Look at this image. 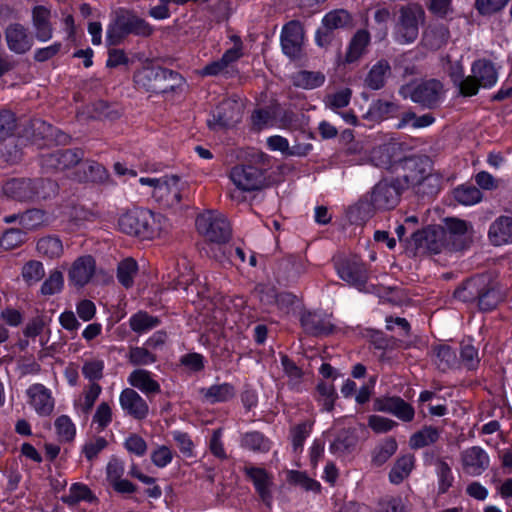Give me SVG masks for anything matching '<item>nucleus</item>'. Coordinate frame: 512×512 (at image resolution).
<instances>
[{
    "label": "nucleus",
    "mask_w": 512,
    "mask_h": 512,
    "mask_svg": "<svg viewBox=\"0 0 512 512\" xmlns=\"http://www.w3.org/2000/svg\"><path fill=\"white\" fill-rule=\"evenodd\" d=\"M139 182L149 188L148 193L162 206L174 207L181 200L184 183L177 176L141 177Z\"/></svg>",
    "instance_id": "obj_1"
},
{
    "label": "nucleus",
    "mask_w": 512,
    "mask_h": 512,
    "mask_svg": "<svg viewBox=\"0 0 512 512\" xmlns=\"http://www.w3.org/2000/svg\"><path fill=\"white\" fill-rule=\"evenodd\" d=\"M486 277L478 276L464 283L455 291V297L463 302L478 300L479 307L483 310L494 308L500 300L499 293L494 289L485 290Z\"/></svg>",
    "instance_id": "obj_2"
},
{
    "label": "nucleus",
    "mask_w": 512,
    "mask_h": 512,
    "mask_svg": "<svg viewBox=\"0 0 512 512\" xmlns=\"http://www.w3.org/2000/svg\"><path fill=\"white\" fill-rule=\"evenodd\" d=\"M198 232L208 241L216 244L227 242L231 227L225 216L216 211H206L196 219Z\"/></svg>",
    "instance_id": "obj_3"
},
{
    "label": "nucleus",
    "mask_w": 512,
    "mask_h": 512,
    "mask_svg": "<svg viewBox=\"0 0 512 512\" xmlns=\"http://www.w3.org/2000/svg\"><path fill=\"white\" fill-rule=\"evenodd\" d=\"M101 269L98 268L96 259L89 254L75 258L67 268L69 286L81 289L93 284Z\"/></svg>",
    "instance_id": "obj_4"
},
{
    "label": "nucleus",
    "mask_w": 512,
    "mask_h": 512,
    "mask_svg": "<svg viewBox=\"0 0 512 512\" xmlns=\"http://www.w3.org/2000/svg\"><path fill=\"white\" fill-rule=\"evenodd\" d=\"M396 38L400 43L413 42L419 33V25L424 22L425 13L418 4H408L400 10Z\"/></svg>",
    "instance_id": "obj_5"
},
{
    "label": "nucleus",
    "mask_w": 512,
    "mask_h": 512,
    "mask_svg": "<svg viewBox=\"0 0 512 512\" xmlns=\"http://www.w3.org/2000/svg\"><path fill=\"white\" fill-rule=\"evenodd\" d=\"M152 32L153 29L148 22L136 15L127 13L118 18L115 26L108 28L106 41L109 45H115L125 34L133 33L139 36H149Z\"/></svg>",
    "instance_id": "obj_6"
},
{
    "label": "nucleus",
    "mask_w": 512,
    "mask_h": 512,
    "mask_svg": "<svg viewBox=\"0 0 512 512\" xmlns=\"http://www.w3.org/2000/svg\"><path fill=\"white\" fill-rule=\"evenodd\" d=\"M400 182L398 180H381L371 190L369 203L374 210L393 209L400 200Z\"/></svg>",
    "instance_id": "obj_7"
},
{
    "label": "nucleus",
    "mask_w": 512,
    "mask_h": 512,
    "mask_svg": "<svg viewBox=\"0 0 512 512\" xmlns=\"http://www.w3.org/2000/svg\"><path fill=\"white\" fill-rule=\"evenodd\" d=\"M412 245L417 253H440L447 245V233L440 226L427 227L413 233Z\"/></svg>",
    "instance_id": "obj_8"
},
{
    "label": "nucleus",
    "mask_w": 512,
    "mask_h": 512,
    "mask_svg": "<svg viewBox=\"0 0 512 512\" xmlns=\"http://www.w3.org/2000/svg\"><path fill=\"white\" fill-rule=\"evenodd\" d=\"M230 179L237 189L244 192L259 190L266 183L263 171L251 165L234 167L230 172Z\"/></svg>",
    "instance_id": "obj_9"
},
{
    "label": "nucleus",
    "mask_w": 512,
    "mask_h": 512,
    "mask_svg": "<svg viewBox=\"0 0 512 512\" xmlns=\"http://www.w3.org/2000/svg\"><path fill=\"white\" fill-rule=\"evenodd\" d=\"M399 147L396 143H387L381 146L375 147L370 154V160L373 165L385 169H391L402 167L403 169L412 168L415 166L414 159L402 160L397 152Z\"/></svg>",
    "instance_id": "obj_10"
},
{
    "label": "nucleus",
    "mask_w": 512,
    "mask_h": 512,
    "mask_svg": "<svg viewBox=\"0 0 512 512\" xmlns=\"http://www.w3.org/2000/svg\"><path fill=\"white\" fill-rule=\"evenodd\" d=\"M304 42L302 25L297 21L287 23L281 32V47L285 55L291 59L299 58Z\"/></svg>",
    "instance_id": "obj_11"
},
{
    "label": "nucleus",
    "mask_w": 512,
    "mask_h": 512,
    "mask_svg": "<svg viewBox=\"0 0 512 512\" xmlns=\"http://www.w3.org/2000/svg\"><path fill=\"white\" fill-rule=\"evenodd\" d=\"M461 467L469 476H480L489 467L490 458L479 446L465 449L460 455Z\"/></svg>",
    "instance_id": "obj_12"
},
{
    "label": "nucleus",
    "mask_w": 512,
    "mask_h": 512,
    "mask_svg": "<svg viewBox=\"0 0 512 512\" xmlns=\"http://www.w3.org/2000/svg\"><path fill=\"white\" fill-rule=\"evenodd\" d=\"M27 402L39 416H49L55 407L50 389L43 384H33L26 390Z\"/></svg>",
    "instance_id": "obj_13"
},
{
    "label": "nucleus",
    "mask_w": 512,
    "mask_h": 512,
    "mask_svg": "<svg viewBox=\"0 0 512 512\" xmlns=\"http://www.w3.org/2000/svg\"><path fill=\"white\" fill-rule=\"evenodd\" d=\"M336 270L338 276L349 285L363 290L367 281V271L362 263L358 260H340L336 262Z\"/></svg>",
    "instance_id": "obj_14"
},
{
    "label": "nucleus",
    "mask_w": 512,
    "mask_h": 512,
    "mask_svg": "<svg viewBox=\"0 0 512 512\" xmlns=\"http://www.w3.org/2000/svg\"><path fill=\"white\" fill-rule=\"evenodd\" d=\"M373 409L379 412L390 413L404 422L413 420L414 408L400 397H380L375 399Z\"/></svg>",
    "instance_id": "obj_15"
},
{
    "label": "nucleus",
    "mask_w": 512,
    "mask_h": 512,
    "mask_svg": "<svg viewBox=\"0 0 512 512\" xmlns=\"http://www.w3.org/2000/svg\"><path fill=\"white\" fill-rule=\"evenodd\" d=\"M244 112V102L241 99L224 100L216 109L213 116L214 125L231 127L237 124Z\"/></svg>",
    "instance_id": "obj_16"
},
{
    "label": "nucleus",
    "mask_w": 512,
    "mask_h": 512,
    "mask_svg": "<svg viewBox=\"0 0 512 512\" xmlns=\"http://www.w3.org/2000/svg\"><path fill=\"white\" fill-rule=\"evenodd\" d=\"M445 231L447 233V240H453L454 249H463L473 239L474 231L470 223L457 219L449 218L445 221Z\"/></svg>",
    "instance_id": "obj_17"
},
{
    "label": "nucleus",
    "mask_w": 512,
    "mask_h": 512,
    "mask_svg": "<svg viewBox=\"0 0 512 512\" xmlns=\"http://www.w3.org/2000/svg\"><path fill=\"white\" fill-rule=\"evenodd\" d=\"M119 403L123 411L137 419H143L148 415L149 408L146 401L133 389L122 390Z\"/></svg>",
    "instance_id": "obj_18"
},
{
    "label": "nucleus",
    "mask_w": 512,
    "mask_h": 512,
    "mask_svg": "<svg viewBox=\"0 0 512 512\" xmlns=\"http://www.w3.org/2000/svg\"><path fill=\"white\" fill-rule=\"evenodd\" d=\"M4 194L12 199L25 201L32 199L35 195L45 198L48 195L36 190L31 180L12 179L3 186Z\"/></svg>",
    "instance_id": "obj_19"
},
{
    "label": "nucleus",
    "mask_w": 512,
    "mask_h": 512,
    "mask_svg": "<svg viewBox=\"0 0 512 512\" xmlns=\"http://www.w3.org/2000/svg\"><path fill=\"white\" fill-rule=\"evenodd\" d=\"M148 216L144 213V209H133L120 215L118 219V227L125 234L142 238L144 223Z\"/></svg>",
    "instance_id": "obj_20"
},
{
    "label": "nucleus",
    "mask_w": 512,
    "mask_h": 512,
    "mask_svg": "<svg viewBox=\"0 0 512 512\" xmlns=\"http://www.w3.org/2000/svg\"><path fill=\"white\" fill-rule=\"evenodd\" d=\"M442 93V84L437 80L420 83L411 94L414 102L431 107L436 104Z\"/></svg>",
    "instance_id": "obj_21"
},
{
    "label": "nucleus",
    "mask_w": 512,
    "mask_h": 512,
    "mask_svg": "<svg viewBox=\"0 0 512 512\" xmlns=\"http://www.w3.org/2000/svg\"><path fill=\"white\" fill-rule=\"evenodd\" d=\"M144 213H146L148 216L147 221L144 223L142 239L158 238L169 232L171 229V223L164 215L160 213H154L147 209H144ZM144 217H146V215Z\"/></svg>",
    "instance_id": "obj_22"
},
{
    "label": "nucleus",
    "mask_w": 512,
    "mask_h": 512,
    "mask_svg": "<svg viewBox=\"0 0 512 512\" xmlns=\"http://www.w3.org/2000/svg\"><path fill=\"white\" fill-rule=\"evenodd\" d=\"M488 237L495 246L512 243V217L496 219L489 228Z\"/></svg>",
    "instance_id": "obj_23"
},
{
    "label": "nucleus",
    "mask_w": 512,
    "mask_h": 512,
    "mask_svg": "<svg viewBox=\"0 0 512 512\" xmlns=\"http://www.w3.org/2000/svg\"><path fill=\"white\" fill-rule=\"evenodd\" d=\"M303 328L310 334H327L333 330L330 317L320 312H308L301 318Z\"/></svg>",
    "instance_id": "obj_24"
},
{
    "label": "nucleus",
    "mask_w": 512,
    "mask_h": 512,
    "mask_svg": "<svg viewBox=\"0 0 512 512\" xmlns=\"http://www.w3.org/2000/svg\"><path fill=\"white\" fill-rule=\"evenodd\" d=\"M18 220L19 224L26 231L39 229L48 223V217L45 212L39 209L28 210L21 215H11L4 218L6 223H12Z\"/></svg>",
    "instance_id": "obj_25"
},
{
    "label": "nucleus",
    "mask_w": 512,
    "mask_h": 512,
    "mask_svg": "<svg viewBox=\"0 0 512 512\" xmlns=\"http://www.w3.org/2000/svg\"><path fill=\"white\" fill-rule=\"evenodd\" d=\"M472 78L478 87L490 88L497 82L498 75L492 63L478 60L472 65Z\"/></svg>",
    "instance_id": "obj_26"
},
{
    "label": "nucleus",
    "mask_w": 512,
    "mask_h": 512,
    "mask_svg": "<svg viewBox=\"0 0 512 512\" xmlns=\"http://www.w3.org/2000/svg\"><path fill=\"white\" fill-rule=\"evenodd\" d=\"M8 47L16 53H24L31 47V39L20 24L10 25L6 30Z\"/></svg>",
    "instance_id": "obj_27"
},
{
    "label": "nucleus",
    "mask_w": 512,
    "mask_h": 512,
    "mask_svg": "<svg viewBox=\"0 0 512 512\" xmlns=\"http://www.w3.org/2000/svg\"><path fill=\"white\" fill-rule=\"evenodd\" d=\"M200 394L205 402L215 404L232 399L235 396V388L229 383L215 384L202 388Z\"/></svg>",
    "instance_id": "obj_28"
},
{
    "label": "nucleus",
    "mask_w": 512,
    "mask_h": 512,
    "mask_svg": "<svg viewBox=\"0 0 512 512\" xmlns=\"http://www.w3.org/2000/svg\"><path fill=\"white\" fill-rule=\"evenodd\" d=\"M128 383L143 393H156L160 390V386L152 378L151 372L144 369H136L130 373L127 378Z\"/></svg>",
    "instance_id": "obj_29"
},
{
    "label": "nucleus",
    "mask_w": 512,
    "mask_h": 512,
    "mask_svg": "<svg viewBox=\"0 0 512 512\" xmlns=\"http://www.w3.org/2000/svg\"><path fill=\"white\" fill-rule=\"evenodd\" d=\"M80 159L81 154L79 152L72 150H64L58 151L45 157L44 161L47 167L62 170L77 165Z\"/></svg>",
    "instance_id": "obj_30"
},
{
    "label": "nucleus",
    "mask_w": 512,
    "mask_h": 512,
    "mask_svg": "<svg viewBox=\"0 0 512 512\" xmlns=\"http://www.w3.org/2000/svg\"><path fill=\"white\" fill-rule=\"evenodd\" d=\"M246 473L253 481L262 500L266 502L269 501L271 498L270 486L272 484V480L268 473L264 469L258 467H248L246 468Z\"/></svg>",
    "instance_id": "obj_31"
},
{
    "label": "nucleus",
    "mask_w": 512,
    "mask_h": 512,
    "mask_svg": "<svg viewBox=\"0 0 512 512\" xmlns=\"http://www.w3.org/2000/svg\"><path fill=\"white\" fill-rule=\"evenodd\" d=\"M292 82L296 87L312 90L322 86L325 75L319 71H299L292 76Z\"/></svg>",
    "instance_id": "obj_32"
},
{
    "label": "nucleus",
    "mask_w": 512,
    "mask_h": 512,
    "mask_svg": "<svg viewBox=\"0 0 512 512\" xmlns=\"http://www.w3.org/2000/svg\"><path fill=\"white\" fill-rule=\"evenodd\" d=\"M49 16V10L43 6L35 7L33 10V23L36 29V35L41 41H47L52 36V30L49 25Z\"/></svg>",
    "instance_id": "obj_33"
},
{
    "label": "nucleus",
    "mask_w": 512,
    "mask_h": 512,
    "mask_svg": "<svg viewBox=\"0 0 512 512\" xmlns=\"http://www.w3.org/2000/svg\"><path fill=\"white\" fill-rule=\"evenodd\" d=\"M453 82L459 87L460 93L464 96H472L478 92V85L472 75L464 78V70L459 63H456L450 72Z\"/></svg>",
    "instance_id": "obj_34"
},
{
    "label": "nucleus",
    "mask_w": 512,
    "mask_h": 512,
    "mask_svg": "<svg viewBox=\"0 0 512 512\" xmlns=\"http://www.w3.org/2000/svg\"><path fill=\"white\" fill-rule=\"evenodd\" d=\"M370 41V37L368 32L364 30L358 31L354 37L352 38L346 56V63L356 62L364 53L368 43Z\"/></svg>",
    "instance_id": "obj_35"
},
{
    "label": "nucleus",
    "mask_w": 512,
    "mask_h": 512,
    "mask_svg": "<svg viewBox=\"0 0 512 512\" xmlns=\"http://www.w3.org/2000/svg\"><path fill=\"white\" fill-rule=\"evenodd\" d=\"M390 75V66L387 61L380 60L372 66L366 77V84L369 88L378 90L384 86L386 78Z\"/></svg>",
    "instance_id": "obj_36"
},
{
    "label": "nucleus",
    "mask_w": 512,
    "mask_h": 512,
    "mask_svg": "<svg viewBox=\"0 0 512 512\" xmlns=\"http://www.w3.org/2000/svg\"><path fill=\"white\" fill-rule=\"evenodd\" d=\"M415 458L413 455H405L397 460L389 473V479L393 484L401 483L407 478L413 467Z\"/></svg>",
    "instance_id": "obj_37"
},
{
    "label": "nucleus",
    "mask_w": 512,
    "mask_h": 512,
    "mask_svg": "<svg viewBox=\"0 0 512 512\" xmlns=\"http://www.w3.org/2000/svg\"><path fill=\"white\" fill-rule=\"evenodd\" d=\"M104 361L100 358L90 357L83 361L81 372L89 383H98L104 375Z\"/></svg>",
    "instance_id": "obj_38"
},
{
    "label": "nucleus",
    "mask_w": 512,
    "mask_h": 512,
    "mask_svg": "<svg viewBox=\"0 0 512 512\" xmlns=\"http://www.w3.org/2000/svg\"><path fill=\"white\" fill-rule=\"evenodd\" d=\"M102 392V387L98 383H89L83 391V395L74 402V406L84 413H88L94 406L96 400Z\"/></svg>",
    "instance_id": "obj_39"
},
{
    "label": "nucleus",
    "mask_w": 512,
    "mask_h": 512,
    "mask_svg": "<svg viewBox=\"0 0 512 512\" xmlns=\"http://www.w3.org/2000/svg\"><path fill=\"white\" fill-rule=\"evenodd\" d=\"M37 250L48 258H59L63 254V244L58 237L46 236L37 242Z\"/></svg>",
    "instance_id": "obj_40"
},
{
    "label": "nucleus",
    "mask_w": 512,
    "mask_h": 512,
    "mask_svg": "<svg viewBox=\"0 0 512 512\" xmlns=\"http://www.w3.org/2000/svg\"><path fill=\"white\" fill-rule=\"evenodd\" d=\"M95 499L88 486L81 483H74L69 489V494L62 498L63 502L70 506L80 501L93 502Z\"/></svg>",
    "instance_id": "obj_41"
},
{
    "label": "nucleus",
    "mask_w": 512,
    "mask_h": 512,
    "mask_svg": "<svg viewBox=\"0 0 512 512\" xmlns=\"http://www.w3.org/2000/svg\"><path fill=\"white\" fill-rule=\"evenodd\" d=\"M455 200L465 206H471L479 203L482 199L480 190L471 185H462L453 192Z\"/></svg>",
    "instance_id": "obj_42"
},
{
    "label": "nucleus",
    "mask_w": 512,
    "mask_h": 512,
    "mask_svg": "<svg viewBox=\"0 0 512 512\" xmlns=\"http://www.w3.org/2000/svg\"><path fill=\"white\" fill-rule=\"evenodd\" d=\"M438 438L439 432L436 428L424 427L410 437L409 445L412 449H419L435 443Z\"/></svg>",
    "instance_id": "obj_43"
},
{
    "label": "nucleus",
    "mask_w": 512,
    "mask_h": 512,
    "mask_svg": "<svg viewBox=\"0 0 512 512\" xmlns=\"http://www.w3.org/2000/svg\"><path fill=\"white\" fill-rule=\"evenodd\" d=\"M45 275V269L40 261L31 260L25 263L21 270V276L28 285L38 283Z\"/></svg>",
    "instance_id": "obj_44"
},
{
    "label": "nucleus",
    "mask_w": 512,
    "mask_h": 512,
    "mask_svg": "<svg viewBox=\"0 0 512 512\" xmlns=\"http://www.w3.org/2000/svg\"><path fill=\"white\" fill-rule=\"evenodd\" d=\"M137 271L138 267L135 260L131 258L123 260L118 265L117 277L119 282L125 287L132 286Z\"/></svg>",
    "instance_id": "obj_45"
},
{
    "label": "nucleus",
    "mask_w": 512,
    "mask_h": 512,
    "mask_svg": "<svg viewBox=\"0 0 512 512\" xmlns=\"http://www.w3.org/2000/svg\"><path fill=\"white\" fill-rule=\"evenodd\" d=\"M350 23V15L345 10H335L327 13L323 20V28L331 31L344 28Z\"/></svg>",
    "instance_id": "obj_46"
},
{
    "label": "nucleus",
    "mask_w": 512,
    "mask_h": 512,
    "mask_svg": "<svg viewBox=\"0 0 512 512\" xmlns=\"http://www.w3.org/2000/svg\"><path fill=\"white\" fill-rule=\"evenodd\" d=\"M130 327L136 333H145L158 325L157 318L150 316L145 312H138L130 320Z\"/></svg>",
    "instance_id": "obj_47"
},
{
    "label": "nucleus",
    "mask_w": 512,
    "mask_h": 512,
    "mask_svg": "<svg viewBox=\"0 0 512 512\" xmlns=\"http://www.w3.org/2000/svg\"><path fill=\"white\" fill-rule=\"evenodd\" d=\"M64 287V276L61 271L53 270L41 285V294L51 296L60 293Z\"/></svg>",
    "instance_id": "obj_48"
},
{
    "label": "nucleus",
    "mask_w": 512,
    "mask_h": 512,
    "mask_svg": "<svg viewBox=\"0 0 512 512\" xmlns=\"http://www.w3.org/2000/svg\"><path fill=\"white\" fill-rule=\"evenodd\" d=\"M396 110L397 107L393 102L379 100L370 106L367 117L381 121L391 116Z\"/></svg>",
    "instance_id": "obj_49"
},
{
    "label": "nucleus",
    "mask_w": 512,
    "mask_h": 512,
    "mask_svg": "<svg viewBox=\"0 0 512 512\" xmlns=\"http://www.w3.org/2000/svg\"><path fill=\"white\" fill-rule=\"evenodd\" d=\"M436 474L438 477V489L441 493H445L452 486L454 476L450 466L443 460L436 462Z\"/></svg>",
    "instance_id": "obj_50"
},
{
    "label": "nucleus",
    "mask_w": 512,
    "mask_h": 512,
    "mask_svg": "<svg viewBox=\"0 0 512 512\" xmlns=\"http://www.w3.org/2000/svg\"><path fill=\"white\" fill-rule=\"evenodd\" d=\"M55 429L61 441H71L76 435L75 424L66 415H61L55 420Z\"/></svg>",
    "instance_id": "obj_51"
},
{
    "label": "nucleus",
    "mask_w": 512,
    "mask_h": 512,
    "mask_svg": "<svg viewBox=\"0 0 512 512\" xmlns=\"http://www.w3.org/2000/svg\"><path fill=\"white\" fill-rule=\"evenodd\" d=\"M242 445L250 450L266 452L270 449V443L261 433H246L242 438Z\"/></svg>",
    "instance_id": "obj_52"
},
{
    "label": "nucleus",
    "mask_w": 512,
    "mask_h": 512,
    "mask_svg": "<svg viewBox=\"0 0 512 512\" xmlns=\"http://www.w3.org/2000/svg\"><path fill=\"white\" fill-rule=\"evenodd\" d=\"M26 240V233L19 229H8L0 239V246L5 250H12L19 247Z\"/></svg>",
    "instance_id": "obj_53"
},
{
    "label": "nucleus",
    "mask_w": 512,
    "mask_h": 512,
    "mask_svg": "<svg viewBox=\"0 0 512 512\" xmlns=\"http://www.w3.org/2000/svg\"><path fill=\"white\" fill-rule=\"evenodd\" d=\"M92 214L82 207H73L69 212L68 229L70 231H77L85 226V223L90 221Z\"/></svg>",
    "instance_id": "obj_54"
},
{
    "label": "nucleus",
    "mask_w": 512,
    "mask_h": 512,
    "mask_svg": "<svg viewBox=\"0 0 512 512\" xmlns=\"http://www.w3.org/2000/svg\"><path fill=\"white\" fill-rule=\"evenodd\" d=\"M127 358L133 365H149L156 361V357L145 347H131Z\"/></svg>",
    "instance_id": "obj_55"
},
{
    "label": "nucleus",
    "mask_w": 512,
    "mask_h": 512,
    "mask_svg": "<svg viewBox=\"0 0 512 512\" xmlns=\"http://www.w3.org/2000/svg\"><path fill=\"white\" fill-rule=\"evenodd\" d=\"M352 92L349 88L337 91L334 94L328 95L325 99V104L332 110H337L346 107L351 100Z\"/></svg>",
    "instance_id": "obj_56"
},
{
    "label": "nucleus",
    "mask_w": 512,
    "mask_h": 512,
    "mask_svg": "<svg viewBox=\"0 0 512 512\" xmlns=\"http://www.w3.org/2000/svg\"><path fill=\"white\" fill-rule=\"evenodd\" d=\"M317 391L319 394L318 401L323 406V409L326 411L332 410L336 399V392L333 385L328 383H319Z\"/></svg>",
    "instance_id": "obj_57"
},
{
    "label": "nucleus",
    "mask_w": 512,
    "mask_h": 512,
    "mask_svg": "<svg viewBox=\"0 0 512 512\" xmlns=\"http://www.w3.org/2000/svg\"><path fill=\"white\" fill-rule=\"evenodd\" d=\"M112 422V409L108 403L102 402L98 405L93 416V424L99 430H104Z\"/></svg>",
    "instance_id": "obj_58"
},
{
    "label": "nucleus",
    "mask_w": 512,
    "mask_h": 512,
    "mask_svg": "<svg viewBox=\"0 0 512 512\" xmlns=\"http://www.w3.org/2000/svg\"><path fill=\"white\" fill-rule=\"evenodd\" d=\"M252 125L257 130L276 126L274 116L270 111L257 110L251 116Z\"/></svg>",
    "instance_id": "obj_59"
},
{
    "label": "nucleus",
    "mask_w": 512,
    "mask_h": 512,
    "mask_svg": "<svg viewBox=\"0 0 512 512\" xmlns=\"http://www.w3.org/2000/svg\"><path fill=\"white\" fill-rule=\"evenodd\" d=\"M368 425L376 433H386L392 430L397 424L389 418L371 415L368 420Z\"/></svg>",
    "instance_id": "obj_60"
},
{
    "label": "nucleus",
    "mask_w": 512,
    "mask_h": 512,
    "mask_svg": "<svg viewBox=\"0 0 512 512\" xmlns=\"http://www.w3.org/2000/svg\"><path fill=\"white\" fill-rule=\"evenodd\" d=\"M106 445L107 441L103 437H98L87 442L82 448V453L87 460L92 461L106 447Z\"/></svg>",
    "instance_id": "obj_61"
},
{
    "label": "nucleus",
    "mask_w": 512,
    "mask_h": 512,
    "mask_svg": "<svg viewBox=\"0 0 512 512\" xmlns=\"http://www.w3.org/2000/svg\"><path fill=\"white\" fill-rule=\"evenodd\" d=\"M428 8L440 18H446L453 13L452 0H430Z\"/></svg>",
    "instance_id": "obj_62"
},
{
    "label": "nucleus",
    "mask_w": 512,
    "mask_h": 512,
    "mask_svg": "<svg viewBox=\"0 0 512 512\" xmlns=\"http://www.w3.org/2000/svg\"><path fill=\"white\" fill-rule=\"evenodd\" d=\"M125 448L130 453H133L137 456H143L146 453L147 445L142 437L136 434H132L126 438Z\"/></svg>",
    "instance_id": "obj_63"
},
{
    "label": "nucleus",
    "mask_w": 512,
    "mask_h": 512,
    "mask_svg": "<svg viewBox=\"0 0 512 512\" xmlns=\"http://www.w3.org/2000/svg\"><path fill=\"white\" fill-rule=\"evenodd\" d=\"M124 474V464L117 458H111L106 467V477L110 485L122 478Z\"/></svg>",
    "instance_id": "obj_64"
}]
</instances>
